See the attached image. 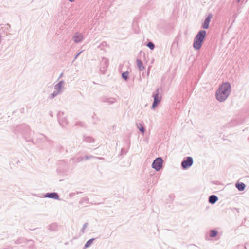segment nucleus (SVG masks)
<instances>
[{"label":"nucleus","instance_id":"5","mask_svg":"<svg viewBox=\"0 0 249 249\" xmlns=\"http://www.w3.org/2000/svg\"><path fill=\"white\" fill-rule=\"evenodd\" d=\"M193 164V159L192 157H186L181 162V166L183 169L186 170L190 167Z\"/></svg>","mask_w":249,"mask_h":249},{"label":"nucleus","instance_id":"6","mask_svg":"<svg viewBox=\"0 0 249 249\" xmlns=\"http://www.w3.org/2000/svg\"><path fill=\"white\" fill-rule=\"evenodd\" d=\"M163 160L161 157L156 158L152 163V167L156 171H159L162 167Z\"/></svg>","mask_w":249,"mask_h":249},{"label":"nucleus","instance_id":"36","mask_svg":"<svg viewBox=\"0 0 249 249\" xmlns=\"http://www.w3.org/2000/svg\"><path fill=\"white\" fill-rule=\"evenodd\" d=\"M69 1H70V2H72L73 1H74L75 0H68Z\"/></svg>","mask_w":249,"mask_h":249},{"label":"nucleus","instance_id":"3","mask_svg":"<svg viewBox=\"0 0 249 249\" xmlns=\"http://www.w3.org/2000/svg\"><path fill=\"white\" fill-rule=\"evenodd\" d=\"M18 129L21 131V133L23 135L25 140L27 142H32V140L31 139V130L29 126L26 124H22L18 126Z\"/></svg>","mask_w":249,"mask_h":249},{"label":"nucleus","instance_id":"15","mask_svg":"<svg viewBox=\"0 0 249 249\" xmlns=\"http://www.w3.org/2000/svg\"><path fill=\"white\" fill-rule=\"evenodd\" d=\"M95 139L91 136H83V141L87 143H92L95 142Z\"/></svg>","mask_w":249,"mask_h":249},{"label":"nucleus","instance_id":"33","mask_svg":"<svg viewBox=\"0 0 249 249\" xmlns=\"http://www.w3.org/2000/svg\"><path fill=\"white\" fill-rule=\"evenodd\" d=\"M76 195V193H71L69 194V196L70 197H72Z\"/></svg>","mask_w":249,"mask_h":249},{"label":"nucleus","instance_id":"22","mask_svg":"<svg viewBox=\"0 0 249 249\" xmlns=\"http://www.w3.org/2000/svg\"><path fill=\"white\" fill-rule=\"evenodd\" d=\"M218 235V231L216 230H211L210 231V236L211 237H215Z\"/></svg>","mask_w":249,"mask_h":249},{"label":"nucleus","instance_id":"34","mask_svg":"<svg viewBox=\"0 0 249 249\" xmlns=\"http://www.w3.org/2000/svg\"><path fill=\"white\" fill-rule=\"evenodd\" d=\"M82 53V51H80V52H79L74 57V60H75L78 57V56L80 54V53Z\"/></svg>","mask_w":249,"mask_h":249},{"label":"nucleus","instance_id":"10","mask_svg":"<svg viewBox=\"0 0 249 249\" xmlns=\"http://www.w3.org/2000/svg\"><path fill=\"white\" fill-rule=\"evenodd\" d=\"M213 18V14L212 13H209L207 17L204 20L203 23L201 27L204 29H207L209 27V24L211 20Z\"/></svg>","mask_w":249,"mask_h":249},{"label":"nucleus","instance_id":"39","mask_svg":"<svg viewBox=\"0 0 249 249\" xmlns=\"http://www.w3.org/2000/svg\"><path fill=\"white\" fill-rule=\"evenodd\" d=\"M62 74H63V73H61V74H60V77H61V76H62Z\"/></svg>","mask_w":249,"mask_h":249},{"label":"nucleus","instance_id":"42","mask_svg":"<svg viewBox=\"0 0 249 249\" xmlns=\"http://www.w3.org/2000/svg\"><path fill=\"white\" fill-rule=\"evenodd\" d=\"M248 140H249V137L248 138Z\"/></svg>","mask_w":249,"mask_h":249},{"label":"nucleus","instance_id":"40","mask_svg":"<svg viewBox=\"0 0 249 249\" xmlns=\"http://www.w3.org/2000/svg\"><path fill=\"white\" fill-rule=\"evenodd\" d=\"M247 245V244H246V246H245V248H246V246ZM247 249V248H246Z\"/></svg>","mask_w":249,"mask_h":249},{"label":"nucleus","instance_id":"13","mask_svg":"<svg viewBox=\"0 0 249 249\" xmlns=\"http://www.w3.org/2000/svg\"><path fill=\"white\" fill-rule=\"evenodd\" d=\"M64 81L61 80L59 81L57 84L54 86V89L56 90V91L59 92L60 93L62 92V87L64 84Z\"/></svg>","mask_w":249,"mask_h":249},{"label":"nucleus","instance_id":"23","mask_svg":"<svg viewBox=\"0 0 249 249\" xmlns=\"http://www.w3.org/2000/svg\"><path fill=\"white\" fill-rule=\"evenodd\" d=\"M84 158V160H88L92 158H97L100 160L104 159V158L103 157H96L95 156H93L92 155H86L85 157H83Z\"/></svg>","mask_w":249,"mask_h":249},{"label":"nucleus","instance_id":"26","mask_svg":"<svg viewBox=\"0 0 249 249\" xmlns=\"http://www.w3.org/2000/svg\"><path fill=\"white\" fill-rule=\"evenodd\" d=\"M57 229V225L55 223H52L49 226V230L51 231H55Z\"/></svg>","mask_w":249,"mask_h":249},{"label":"nucleus","instance_id":"35","mask_svg":"<svg viewBox=\"0 0 249 249\" xmlns=\"http://www.w3.org/2000/svg\"><path fill=\"white\" fill-rule=\"evenodd\" d=\"M149 72H150V67H149L148 69L147 73V76L149 75Z\"/></svg>","mask_w":249,"mask_h":249},{"label":"nucleus","instance_id":"9","mask_svg":"<svg viewBox=\"0 0 249 249\" xmlns=\"http://www.w3.org/2000/svg\"><path fill=\"white\" fill-rule=\"evenodd\" d=\"M100 101L103 103H107L110 105L117 102V100L116 98L113 97H108L107 96H103L100 98Z\"/></svg>","mask_w":249,"mask_h":249},{"label":"nucleus","instance_id":"24","mask_svg":"<svg viewBox=\"0 0 249 249\" xmlns=\"http://www.w3.org/2000/svg\"><path fill=\"white\" fill-rule=\"evenodd\" d=\"M85 203H86V204L89 203V199L87 197L82 198L81 199L80 201H79V204L81 205H83Z\"/></svg>","mask_w":249,"mask_h":249},{"label":"nucleus","instance_id":"21","mask_svg":"<svg viewBox=\"0 0 249 249\" xmlns=\"http://www.w3.org/2000/svg\"><path fill=\"white\" fill-rule=\"evenodd\" d=\"M95 240V238H91V239H90L89 240H88L84 245V249L88 248L89 247Z\"/></svg>","mask_w":249,"mask_h":249},{"label":"nucleus","instance_id":"7","mask_svg":"<svg viewBox=\"0 0 249 249\" xmlns=\"http://www.w3.org/2000/svg\"><path fill=\"white\" fill-rule=\"evenodd\" d=\"M108 60L103 57L101 62L100 71L103 74H105L107 69L108 67Z\"/></svg>","mask_w":249,"mask_h":249},{"label":"nucleus","instance_id":"32","mask_svg":"<svg viewBox=\"0 0 249 249\" xmlns=\"http://www.w3.org/2000/svg\"><path fill=\"white\" fill-rule=\"evenodd\" d=\"M126 151L125 150L124 148H122L121 149V154L123 155H125L126 154Z\"/></svg>","mask_w":249,"mask_h":249},{"label":"nucleus","instance_id":"41","mask_svg":"<svg viewBox=\"0 0 249 249\" xmlns=\"http://www.w3.org/2000/svg\"><path fill=\"white\" fill-rule=\"evenodd\" d=\"M144 73H142V76H144Z\"/></svg>","mask_w":249,"mask_h":249},{"label":"nucleus","instance_id":"19","mask_svg":"<svg viewBox=\"0 0 249 249\" xmlns=\"http://www.w3.org/2000/svg\"><path fill=\"white\" fill-rule=\"evenodd\" d=\"M84 160V158L82 157H79L76 158H71L70 159V162L72 161L75 163H78Z\"/></svg>","mask_w":249,"mask_h":249},{"label":"nucleus","instance_id":"12","mask_svg":"<svg viewBox=\"0 0 249 249\" xmlns=\"http://www.w3.org/2000/svg\"><path fill=\"white\" fill-rule=\"evenodd\" d=\"M218 200V197L215 195H211L208 198V202L211 204H215Z\"/></svg>","mask_w":249,"mask_h":249},{"label":"nucleus","instance_id":"17","mask_svg":"<svg viewBox=\"0 0 249 249\" xmlns=\"http://www.w3.org/2000/svg\"><path fill=\"white\" fill-rule=\"evenodd\" d=\"M235 187L239 191H242L245 190L246 188V185L243 182H237L235 184Z\"/></svg>","mask_w":249,"mask_h":249},{"label":"nucleus","instance_id":"30","mask_svg":"<svg viewBox=\"0 0 249 249\" xmlns=\"http://www.w3.org/2000/svg\"><path fill=\"white\" fill-rule=\"evenodd\" d=\"M88 224V223H85L83 225V227L81 230V232H82L83 233H84L85 232V230L87 227Z\"/></svg>","mask_w":249,"mask_h":249},{"label":"nucleus","instance_id":"31","mask_svg":"<svg viewBox=\"0 0 249 249\" xmlns=\"http://www.w3.org/2000/svg\"><path fill=\"white\" fill-rule=\"evenodd\" d=\"M41 136H42L44 138L45 140L47 142H49V143L51 142V140H50L48 138V137H47L45 135H44V134H41Z\"/></svg>","mask_w":249,"mask_h":249},{"label":"nucleus","instance_id":"16","mask_svg":"<svg viewBox=\"0 0 249 249\" xmlns=\"http://www.w3.org/2000/svg\"><path fill=\"white\" fill-rule=\"evenodd\" d=\"M27 241L33 242L32 240H27L24 237H19L18 238L14 243L15 244H20L22 243H25Z\"/></svg>","mask_w":249,"mask_h":249},{"label":"nucleus","instance_id":"14","mask_svg":"<svg viewBox=\"0 0 249 249\" xmlns=\"http://www.w3.org/2000/svg\"><path fill=\"white\" fill-rule=\"evenodd\" d=\"M83 36L81 34L76 33L73 36V39L75 42H80L83 39Z\"/></svg>","mask_w":249,"mask_h":249},{"label":"nucleus","instance_id":"37","mask_svg":"<svg viewBox=\"0 0 249 249\" xmlns=\"http://www.w3.org/2000/svg\"><path fill=\"white\" fill-rule=\"evenodd\" d=\"M75 193H76V194H79L81 193V192H78V191H77V192H75Z\"/></svg>","mask_w":249,"mask_h":249},{"label":"nucleus","instance_id":"25","mask_svg":"<svg viewBox=\"0 0 249 249\" xmlns=\"http://www.w3.org/2000/svg\"><path fill=\"white\" fill-rule=\"evenodd\" d=\"M129 77V72L128 71H125L122 73V77L123 79L127 81Z\"/></svg>","mask_w":249,"mask_h":249},{"label":"nucleus","instance_id":"38","mask_svg":"<svg viewBox=\"0 0 249 249\" xmlns=\"http://www.w3.org/2000/svg\"><path fill=\"white\" fill-rule=\"evenodd\" d=\"M240 1H241V0H236V1L237 3L240 2Z\"/></svg>","mask_w":249,"mask_h":249},{"label":"nucleus","instance_id":"29","mask_svg":"<svg viewBox=\"0 0 249 249\" xmlns=\"http://www.w3.org/2000/svg\"><path fill=\"white\" fill-rule=\"evenodd\" d=\"M60 93L58 91H53L51 95H50V98L51 99H53V98H55L58 94H59Z\"/></svg>","mask_w":249,"mask_h":249},{"label":"nucleus","instance_id":"8","mask_svg":"<svg viewBox=\"0 0 249 249\" xmlns=\"http://www.w3.org/2000/svg\"><path fill=\"white\" fill-rule=\"evenodd\" d=\"M64 113L63 112L59 111L57 114L58 120L60 125L65 127L68 123L67 119L65 117H63V115Z\"/></svg>","mask_w":249,"mask_h":249},{"label":"nucleus","instance_id":"1","mask_svg":"<svg viewBox=\"0 0 249 249\" xmlns=\"http://www.w3.org/2000/svg\"><path fill=\"white\" fill-rule=\"evenodd\" d=\"M231 85L228 82L221 84L215 92L216 99L220 102L225 101L231 92Z\"/></svg>","mask_w":249,"mask_h":249},{"label":"nucleus","instance_id":"28","mask_svg":"<svg viewBox=\"0 0 249 249\" xmlns=\"http://www.w3.org/2000/svg\"><path fill=\"white\" fill-rule=\"evenodd\" d=\"M75 126H79L82 127H85V124L83 122L79 121L77 122L75 124Z\"/></svg>","mask_w":249,"mask_h":249},{"label":"nucleus","instance_id":"11","mask_svg":"<svg viewBox=\"0 0 249 249\" xmlns=\"http://www.w3.org/2000/svg\"><path fill=\"white\" fill-rule=\"evenodd\" d=\"M44 197L54 199L55 200H60L58 194L56 192H50L46 193L44 195Z\"/></svg>","mask_w":249,"mask_h":249},{"label":"nucleus","instance_id":"4","mask_svg":"<svg viewBox=\"0 0 249 249\" xmlns=\"http://www.w3.org/2000/svg\"><path fill=\"white\" fill-rule=\"evenodd\" d=\"M160 90H161V88H158L152 94V97L154 99L151 108L155 109L160 104L161 100V96L159 95Z\"/></svg>","mask_w":249,"mask_h":249},{"label":"nucleus","instance_id":"2","mask_svg":"<svg viewBox=\"0 0 249 249\" xmlns=\"http://www.w3.org/2000/svg\"><path fill=\"white\" fill-rule=\"evenodd\" d=\"M206 31L204 30H200L195 36L193 46L196 50H199L202 45L206 36Z\"/></svg>","mask_w":249,"mask_h":249},{"label":"nucleus","instance_id":"18","mask_svg":"<svg viewBox=\"0 0 249 249\" xmlns=\"http://www.w3.org/2000/svg\"><path fill=\"white\" fill-rule=\"evenodd\" d=\"M136 62L140 71H143L145 69V67H144L143 63L141 60L137 59Z\"/></svg>","mask_w":249,"mask_h":249},{"label":"nucleus","instance_id":"27","mask_svg":"<svg viewBox=\"0 0 249 249\" xmlns=\"http://www.w3.org/2000/svg\"><path fill=\"white\" fill-rule=\"evenodd\" d=\"M146 46L148 48H149L151 50H153L155 48V47L154 44L152 42H151V41L148 42L147 43Z\"/></svg>","mask_w":249,"mask_h":249},{"label":"nucleus","instance_id":"20","mask_svg":"<svg viewBox=\"0 0 249 249\" xmlns=\"http://www.w3.org/2000/svg\"><path fill=\"white\" fill-rule=\"evenodd\" d=\"M137 128L140 130V131L142 133L144 134L145 132V129L143 126V124L142 123L136 124Z\"/></svg>","mask_w":249,"mask_h":249}]
</instances>
